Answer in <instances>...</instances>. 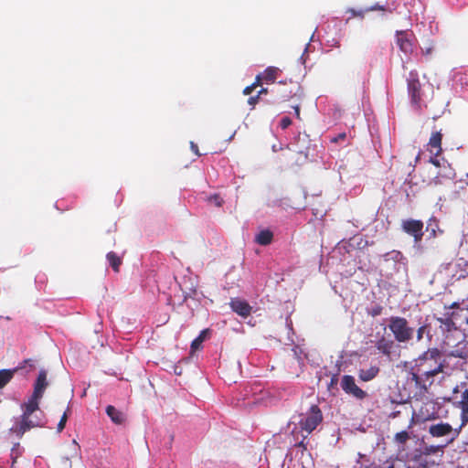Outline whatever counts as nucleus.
I'll use <instances>...</instances> for the list:
<instances>
[{"instance_id":"nucleus-5","label":"nucleus","mask_w":468,"mask_h":468,"mask_svg":"<svg viewBox=\"0 0 468 468\" xmlns=\"http://www.w3.org/2000/svg\"><path fill=\"white\" fill-rule=\"evenodd\" d=\"M403 392H400L399 403L407 402L410 399H421L429 393L425 382H402Z\"/></svg>"},{"instance_id":"nucleus-15","label":"nucleus","mask_w":468,"mask_h":468,"mask_svg":"<svg viewBox=\"0 0 468 468\" xmlns=\"http://www.w3.org/2000/svg\"><path fill=\"white\" fill-rule=\"evenodd\" d=\"M441 141H442V133L441 131H434L431 133L429 142L427 144V151L431 153V155L439 156L441 152Z\"/></svg>"},{"instance_id":"nucleus-44","label":"nucleus","mask_w":468,"mask_h":468,"mask_svg":"<svg viewBox=\"0 0 468 468\" xmlns=\"http://www.w3.org/2000/svg\"><path fill=\"white\" fill-rule=\"evenodd\" d=\"M349 295V292H348V290H346V291H342L340 292V296L345 300L346 297H348Z\"/></svg>"},{"instance_id":"nucleus-45","label":"nucleus","mask_w":468,"mask_h":468,"mask_svg":"<svg viewBox=\"0 0 468 468\" xmlns=\"http://www.w3.org/2000/svg\"><path fill=\"white\" fill-rule=\"evenodd\" d=\"M381 310H382V308H381V307H378V308H377V309H374V310H373V312H372V314H373L374 316L378 315V314H381Z\"/></svg>"},{"instance_id":"nucleus-18","label":"nucleus","mask_w":468,"mask_h":468,"mask_svg":"<svg viewBox=\"0 0 468 468\" xmlns=\"http://www.w3.org/2000/svg\"><path fill=\"white\" fill-rule=\"evenodd\" d=\"M379 372L378 363L370 364L369 366L364 365L359 369L360 380H371L376 378Z\"/></svg>"},{"instance_id":"nucleus-4","label":"nucleus","mask_w":468,"mask_h":468,"mask_svg":"<svg viewBox=\"0 0 468 468\" xmlns=\"http://www.w3.org/2000/svg\"><path fill=\"white\" fill-rule=\"evenodd\" d=\"M440 409V405L432 400L423 403L417 415L412 413L408 429L412 428L415 422H426L439 419Z\"/></svg>"},{"instance_id":"nucleus-2","label":"nucleus","mask_w":468,"mask_h":468,"mask_svg":"<svg viewBox=\"0 0 468 468\" xmlns=\"http://www.w3.org/2000/svg\"><path fill=\"white\" fill-rule=\"evenodd\" d=\"M23 414L20 419L15 422V425L12 427V431L16 432L17 435L22 436L26 431L30 429L36 427H42L45 425V414L38 408V410H35L29 411L28 406L22 405Z\"/></svg>"},{"instance_id":"nucleus-14","label":"nucleus","mask_w":468,"mask_h":468,"mask_svg":"<svg viewBox=\"0 0 468 468\" xmlns=\"http://www.w3.org/2000/svg\"><path fill=\"white\" fill-rule=\"evenodd\" d=\"M395 9L396 5L394 3L386 2L385 4L382 5L378 3L366 9H353V17L363 18L365 16V14L370 11H382L385 13L392 14Z\"/></svg>"},{"instance_id":"nucleus-37","label":"nucleus","mask_w":468,"mask_h":468,"mask_svg":"<svg viewBox=\"0 0 468 468\" xmlns=\"http://www.w3.org/2000/svg\"><path fill=\"white\" fill-rule=\"evenodd\" d=\"M48 373L47 370L41 368L38 372L37 378L36 380H47Z\"/></svg>"},{"instance_id":"nucleus-29","label":"nucleus","mask_w":468,"mask_h":468,"mask_svg":"<svg viewBox=\"0 0 468 468\" xmlns=\"http://www.w3.org/2000/svg\"><path fill=\"white\" fill-rule=\"evenodd\" d=\"M349 247H350V243L349 241H346V240H342L341 242H339L335 248V251H337L338 253H342L343 250H345L346 252H349Z\"/></svg>"},{"instance_id":"nucleus-23","label":"nucleus","mask_w":468,"mask_h":468,"mask_svg":"<svg viewBox=\"0 0 468 468\" xmlns=\"http://www.w3.org/2000/svg\"><path fill=\"white\" fill-rule=\"evenodd\" d=\"M107 261L115 271H119V267L122 263V260L116 253L111 251L107 254Z\"/></svg>"},{"instance_id":"nucleus-31","label":"nucleus","mask_w":468,"mask_h":468,"mask_svg":"<svg viewBox=\"0 0 468 468\" xmlns=\"http://www.w3.org/2000/svg\"><path fill=\"white\" fill-rule=\"evenodd\" d=\"M261 75H258L256 77V81L253 84H251L250 86L246 87L243 90V93L246 95L250 94L251 91L253 90V89L258 85L259 81L261 80Z\"/></svg>"},{"instance_id":"nucleus-41","label":"nucleus","mask_w":468,"mask_h":468,"mask_svg":"<svg viewBox=\"0 0 468 468\" xmlns=\"http://www.w3.org/2000/svg\"><path fill=\"white\" fill-rule=\"evenodd\" d=\"M345 138H346V133H341L336 137L332 138L331 142L336 143V142H338L340 140H343Z\"/></svg>"},{"instance_id":"nucleus-12","label":"nucleus","mask_w":468,"mask_h":468,"mask_svg":"<svg viewBox=\"0 0 468 468\" xmlns=\"http://www.w3.org/2000/svg\"><path fill=\"white\" fill-rule=\"evenodd\" d=\"M310 434H307V431H303L302 429V426L295 425L293 429L291 431L292 441L291 443L292 447L295 448H302L303 451L307 450V446L309 443V437Z\"/></svg>"},{"instance_id":"nucleus-58","label":"nucleus","mask_w":468,"mask_h":468,"mask_svg":"<svg viewBox=\"0 0 468 468\" xmlns=\"http://www.w3.org/2000/svg\"><path fill=\"white\" fill-rule=\"evenodd\" d=\"M344 308L346 309V311H347L348 306L345 303V304H344Z\"/></svg>"},{"instance_id":"nucleus-50","label":"nucleus","mask_w":468,"mask_h":468,"mask_svg":"<svg viewBox=\"0 0 468 468\" xmlns=\"http://www.w3.org/2000/svg\"><path fill=\"white\" fill-rule=\"evenodd\" d=\"M342 380H345V381L351 380V376L346 375L343 377Z\"/></svg>"},{"instance_id":"nucleus-55","label":"nucleus","mask_w":468,"mask_h":468,"mask_svg":"<svg viewBox=\"0 0 468 468\" xmlns=\"http://www.w3.org/2000/svg\"><path fill=\"white\" fill-rule=\"evenodd\" d=\"M431 52V48H427V50L424 52L426 55L430 54Z\"/></svg>"},{"instance_id":"nucleus-52","label":"nucleus","mask_w":468,"mask_h":468,"mask_svg":"<svg viewBox=\"0 0 468 468\" xmlns=\"http://www.w3.org/2000/svg\"><path fill=\"white\" fill-rule=\"evenodd\" d=\"M335 384H337V382H334V381L329 382L328 389H330L331 388H333Z\"/></svg>"},{"instance_id":"nucleus-34","label":"nucleus","mask_w":468,"mask_h":468,"mask_svg":"<svg viewBox=\"0 0 468 468\" xmlns=\"http://www.w3.org/2000/svg\"><path fill=\"white\" fill-rule=\"evenodd\" d=\"M292 123V121L289 117H283L282 120H281V122H280V125L282 127V129H286L288 128Z\"/></svg>"},{"instance_id":"nucleus-3","label":"nucleus","mask_w":468,"mask_h":468,"mask_svg":"<svg viewBox=\"0 0 468 468\" xmlns=\"http://www.w3.org/2000/svg\"><path fill=\"white\" fill-rule=\"evenodd\" d=\"M388 328L399 343H407L413 338L414 329L409 325L407 319L404 317L391 316Z\"/></svg>"},{"instance_id":"nucleus-46","label":"nucleus","mask_w":468,"mask_h":468,"mask_svg":"<svg viewBox=\"0 0 468 468\" xmlns=\"http://www.w3.org/2000/svg\"><path fill=\"white\" fill-rule=\"evenodd\" d=\"M307 49H308V45L305 47L304 51H303V55L300 58V60H301L302 63H304L303 56H304L305 52H307Z\"/></svg>"},{"instance_id":"nucleus-53","label":"nucleus","mask_w":468,"mask_h":468,"mask_svg":"<svg viewBox=\"0 0 468 468\" xmlns=\"http://www.w3.org/2000/svg\"><path fill=\"white\" fill-rule=\"evenodd\" d=\"M267 92V90L266 89H261L259 92H258V95L260 96L261 94H263V93H266Z\"/></svg>"},{"instance_id":"nucleus-49","label":"nucleus","mask_w":468,"mask_h":468,"mask_svg":"<svg viewBox=\"0 0 468 468\" xmlns=\"http://www.w3.org/2000/svg\"><path fill=\"white\" fill-rule=\"evenodd\" d=\"M399 414V411H394V412H392V413L389 415V417H390V418H396Z\"/></svg>"},{"instance_id":"nucleus-27","label":"nucleus","mask_w":468,"mask_h":468,"mask_svg":"<svg viewBox=\"0 0 468 468\" xmlns=\"http://www.w3.org/2000/svg\"><path fill=\"white\" fill-rule=\"evenodd\" d=\"M459 408L461 409V421L462 426H466L468 424V405H459Z\"/></svg>"},{"instance_id":"nucleus-6","label":"nucleus","mask_w":468,"mask_h":468,"mask_svg":"<svg viewBox=\"0 0 468 468\" xmlns=\"http://www.w3.org/2000/svg\"><path fill=\"white\" fill-rule=\"evenodd\" d=\"M323 421V413L317 405H312L300 420L299 424L307 434H311Z\"/></svg>"},{"instance_id":"nucleus-7","label":"nucleus","mask_w":468,"mask_h":468,"mask_svg":"<svg viewBox=\"0 0 468 468\" xmlns=\"http://www.w3.org/2000/svg\"><path fill=\"white\" fill-rule=\"evenodd\" d=\"M395 42L401 52L405 55H410L414 51L416 37L411 30H397Z\"/></svg>"},{"instance_id":"nucleus-39","label":"nucleus","mask_w":468,"mask_h":468,"mask_svg":"<svg viewBox=\"0 0 468 468\" xmlns=\"http://www.w3.org/2000/svg\"><path fill=\"white\" fill-rule=\"evenodd\" d=\"M341 386L346 393H351V382H341Z\"/></svg>"},{"instance_id":"nucleus-47","label":"nucleus","mask_w":468,"mask_h":468,"mask_svg":"<svg viewBox=\"0 0 468 468\" xmlns=\"http://www.w3.org/2000/svg\"><path fill=\"white\" fill-rule=\"evenodd\" d=\"M295 115L299 118L300 116V109L298 106L294 107Z\"/></svg>"},{"instance_id":"nucleus-21","label":"nucleus","mask_w":468,"mask_h":468,"mask_svg":"<svg viewBox=\"0 0 468 468\" xmlns=\"http://www.w3.org/2000/svg\"><path fill=\"white\" fill-rule=\"evenodd\" d=\"M106 413L115 424H122L125 420L124 414L112 405L106 408Z\"/></svg>"},{"instance_id":"nucleus-22","label":"nucleus","mask_w":468,"mask_h":468,"mask_svg":"<svg viewBox=\"0 0 468 468\" xmlns=\"http://www.w3.org/2000/svg\"><path fill=\"white\" fill-rule=\"evenodd\" d=\"M209 329H204L202 330L198 336H197L191 343V350L196 351L201 348L202 343L208 337L209 335Z\"/></svg>"},{"instance_id":"nucleus-13","label":"nucleus","mask_w":468,"mask_h":468,"mask_svg":"<svg viewBox=\"0 0 468 468\" xmlns=\"http://www.w3.org/2000/svg\"><path fill=\"white\" fill-rule=\"evenodd\" d=\"M48 382H36L33 393L27 402L23 405L28 406L29 411L38 410L39 401L48 387Z\"/></svg>"},{"instance_id":"nucleus-16","label":"nucleus","mask_w":468,"mask_h":468,"mask_svg":"<svg viewBox=\"0 0 468 468\" xmlns=\"http://www.w3.org/2000/svg\"><path fill=\"white\" fill-rule=\"evenodd\" d=\"M453 428L447 422H439L429 427V433L435 438L444 437L451 434Z\"/></svg>"},{"instance_id":"nucleus-10","label":"nucleus","mask_w":468,"mask_h":468,"mask_svg":"<svg viewBox=\"0 0 468 468\" xmlns=\"http://www.w3.org/2000/svg\"><path fill=\"white\" fill-rule=\"evenodd\" d=\"M37 361L34 359H26L20 363L17 367L10 369L0 370V380H10L16 377V374L26 376L28 372L36 369Z\"/></svg>"},{"instance_id":"nucleus-36","label":"nucleus","mask_w":468,"mask_h":468,"mask_svg":"<svg viewBox=\"0 0 468 468\" xmlns=\"http://www.w3.org/2000/svg\"><path fill=\"white\" fill-rule=\"evenodd\" d=\"M426 328V325H421L419 327V329L417 330V341H420L422 339Z\"/></svg>"},{"instance_id":"nucleus-9","label":"nucleus","mask_w":468,"mask_h":468,"mask_svg":"<svg viewBox=\"0 0 468 468\" xmlns=\"http://www.w3.org/2000/svg\"><path fill=\"white\" fill-rule=\"evenodd\" d=\"M395 341L382 336L376 343L377 349L389 361L397 360L400 356L399 346Z\"/></svg>"},{"instance_id":"nucleus-35","label":"nucleus","mask_w":468,"mask_h":468,"mask_svg":"<svg viewBox=\"0 0 468 468\" xmlns=\"http://www.w3.org/2000/svg\"><path fill=\"white\" fill-rule=\"evenodd\" d=\"M464 404L468 405V388L462 393V399L459 402V405Z\"/></svg>"},{"instance_id":"nucleus-33","label":"nucleus","mask_w":468,"mask_h":468,"mask_svg":"<svg viewBox=\"0 0 468 468\" xmlns=\"http://www.w3.org/2000/svg\"><path fill=\"white\" fill-rule=\"evenodd\" d=\"M463 427H464V426H462V424H461V425L459 426V428H457V429H453V431H452V433H453V435H452V437L451 438V440L448 441V443H452V442H453V441H454V440L459 436V434H460V432H461V431H462V429H463Z\"/></svg>"},{"instance_id":"nucleus-11","label":"nucleus","mask_w":468,"mask_h":468,"mask_svg":"<svg viewBox=\"0 0 468 468\" xmlns=\"http://www.w3.org/2000/svg\"><path fill=\"white\" fill-rule=\"evenodd\" d=\"M423 222L418 219H406L402 221L401 228L404 232L412 236L415 242H420L423 237Z\"/></svg>"},{"instance_id":"nucleus-54","label":"nucleus","mask_w":468,"mask_h":468,"mask_svg":"<svg viewBox=\"0 0 468 468\" xmlns=\"http://www.w3.org/2000/svg\"><path fill=\"white\" fill-rule=\"evenodd\" d=\"M331 381H334V380H337V375L336 374H333V376L331 377Z\"/></svg>"},{"instance_id":"nucleus-19","label":"nucleus","mask_w":468,"mask_h":468,"mask_svg":"<svg viewBox=\"0 0 468 468\" xmlns=\"http://www.w3.org/2000/svg\"><path fill=\"white\" fill-rule=\"evenodd\" d=\"M460 357V358H468V341L459 342L453 350H452L447 357Z\"/></svg>"},{"instance_id":"nucleus-60","label":"nucleus","mask_w":468,"mask_h":468,"mask_svg":"<svg viewBox=\"0 0 468 468\" xmlns=\"http://www.w3.org/2000/svg\"><path fill=\"white\" fill-rule=\"evenodd\" d=\"M467 324H468V319H467Z\"/></svg>"},{"instance_id":"nucleus-1","label":"nucleus","mask_w":468,"mask_h":468,"mask_svg":"<svg viewBox=\"0 0 468 468\" xmlns=\"http://www.w3.org/2000/svg\"><path fill=\"white\" fill-rule=\"evenodd\" d=\"M447 367V358L441 361V351L436 347L429 348L415 360L414 366L410 367V380L430 378L441 372L448 374L445 371Z\"/></svg>"},{"instance_id":"nucleus-25","label":"nucleus","mask_w":468,"mask_h":468,"mask_svg":"<svg viewBox=\"0 0 468 468\" xmlns=\"http://www.w3.org/2000/svg\"><path fill=\"white\" fill-rule=\"evenodd\" d=\"M279 71L278 68L268 67L263 72V79L266 81L273 82L276 79V74Z\"/></svg>"},{"instance_id":"nucleus-26","label":"nucleus","mask_w":468,"mask_h":468,"mask_svg":"<svg viewBox=\"0 0 468 468\" xmlns=\"http://www.w3.org/2000/svg\"><path fill=\"white\" fill-rule=\"evenodd\" d=\"M444 446L442 445H424L421 449V452L424 455H431L436 454L437 452L442 451Z\"/></svg>"},{"instance_id":"nucleus-59","label":"nucleus","mask_w":468,"mask_h":468,"mask_svg":"<svg viewBox=\"0 0 468 468\" xmlns=\"http://www.w3.org/2000/svg\"><path fill=\"white\" fill-rule=\"evenodd\" d=\"M387 468H395L393 464H390L388 467Z\"/></svg>"},{"instance_id":"nucleus-32","label":"nucleus","mask_w":468,"mask_h":468,"mask_svg":"<svg viewBox=\"0 0 468 468\" xmlns=\"http://www.w3.org/2000/svg\"><path fill=\"white\" fill-rule=\"evenodd\" d=\"M67 420H68V414H67V412H64V414L62 415V417L58 424V432L62 431L63 429L65 428Z\"/></svg>"},{"instance_id":"nucleus-51","label":"nucleus","mask_w":468,"mask_h":468,"mask_svg":"<svg viewBox=\"0 0 468 468\" xmlns=\"http://www.w3.org/2000/svg\"><path fill=\"white\" fill-rule=\"evenodd\" d=\"M286 324H287V326H288L289 331H292V322H291V321H290V322H288V321H287V323H286Z\"/></svg>"},{"instance_id":"nucleus-8","label":"nucleus","mask_w":468,"mask_h":468,"mask_svg":"<svg viewBox=\"0 0 468 468\" xmlns=\"http://www.w3.org/2000/svg\"><path fill=\"white\" fill-rule=\"evenodd\" d=\"M407 87L411 104L417 109H420L422 100V92L421 84L416 72H410V76L407 80Z\"/></svg>"},{"instance_id":"nucleus-30","label":"nucleus","mask_w":468,"mask_h":468,"mask_svg":"<svg viewBox=\"0 0 468 468\" xmlns=\"http://www.w3.org/2000/svg\"><path fill=\"white\" fill-rule=\"evenodd\" d=\"M353 396L358 399H363L366 396V392L359 388L356 382H353Z\"/></svg>"},{"instance_id":"nucleus-43","label":"nucleus","mask_w":468,"mask_h":468,"mask_svg":"<svg viewBox=\"0 0 468 468\" xmlns=\"http://www.w3.org/2000/svg\"><path fill=\"white\" fill-rule=\"evenodd\" d=\"M258 98H259V95L249 98L248 103L250 105H254L257 102Z\"/></svg>"},{"instance_id":"nucleus-57","label":"nucleus","mask_w":468,"mask_h":468,"mask_svg":"<svg viewBox=\"0 0 468 468\" xmlns=\"http://www.w3.org/2000/svg\"><path fill=\"white\" fill-rule=\"evenodd\" d=\"M420 154H419L417 155V157H416V162H418V161L420 160Z\"/></svg>"},{"instance_id":"nucleus-40","label":"nucleus","mask_w":468,"mask_h":468,"mask_svg":"<svg viewBox=\"0 0 468 468\" xmlns=\"http://www.w3.org/2000/svg\"><path fill=\"white\" fill-rule=\"evenodd\" d=\"M437 156L431 155L430 157V163H431L433 165L440 167L441 164L440 161L436 158Z\"/></svg>"},{"instance_id":"nucleus-20","label":"nucleus","mask_w":468,"mask_h":468,"mask_svg":"<svg viewBox=\"0 0 468 468\" xmlns=\"http://www.w3.org/2000/svg\"><path fill=\"white\" fill-rule=\"evenodd\" d=\"M272 239H273V233L270 229H261L256 234L255 242L260 245L266 246V245H269L272 241Z\"/></svg>"},{"instance_id":"nucleus-24","label":"nucleus","mask_w":468,"mask_h":468,"mask_svg":"<svg viewBox=\"0 0 468 468\" xmlns=\"http://www.w3.org/2000/svg\"><path fill=\"white\" fill-rule=\"evenodd\" d=\"M293 355L300 365L303 363V360L307 358V355L301 345L297 344L292 348Z\"/></svg>"},{"instance_id":"nucleus-56","label":"nucleus","mask_w":468,"mask_h":468,"mask_svg":"<svg viewBox=\"0 0 468 468\" xmlns=\"http://www.w3.org/2000/svg\"><path fill=\"white\" fill-rule=\"evenodd\" d=\"M364 468H378L377 466H373V465H367V466H365Z\"/></svg>"},{"instance_id":"nucleus-38","label":"nucleus","mask_w":468,"mask_h":468,"mask_svg":"<svg viewBox=\"0 0 468 468\" xmlns=\"http://www.w3.org/2000/svg\"><path fill=\"white\" fill-rule=\"evenodd\" d=\"M210 201L214 202V204L218 207H220L222 205V198L218 196H214L210 197Z\"/></svg>"},{"instance_id":"nucleus-17","label":"nucleus","mask_w":468,"mask_h":468,"mask_svg":"<svg viewBox=\"0 0 468 468\" xmlns=\"http://www.w3.org/2000/svg\"><path fill=\"white\" fill-rule=\"evenodd\" d=\"M229 304L232 311L240 316L247 317L250 314L251 307L246 301L235 298L230 301Z\"/></svg>"},{"instance_id":"nucleus-28","label":"nucleus","mask_w":468,"mask_h":468,"mask_svg":"<svg viewBox=\"0 0 468 468\" xmlns=\"http://www.w3.org/2000/svg\"><path fill=\"white\" fill-rule=\"evenodd\" d=\"M410 439V434L407 431H402L395 435V440L399 443H405Z\"/></svg>"},{"instance_id":"nucleus-48","label":"nucleus","mask_w":468,"mask_h":468,"mask_svg":"<svg viewBox=\"0 0 468 468\" xmlns=\"http://www.w3.org/2000/svg\"><path fill=\"white\" fill-rule=\"evenodd\" d=\"M459 307V303L454 302L451 304L450 308L454 309Z\"/></svg>"},{"instance_id":"nucleus-42","label":"nucleus","mask_w":468,"mask_h":468,"mask_svg":"<svg viewBox=\"0 0 468 468\" xmlns=\"http://www.w3.org/2000/svg\"><path fill=\"white\" fill-rule=\"evenodd\" d=\"M190 147H191V150H192V151H193L197 155H200V154H199V152H198V147H197V145L195 143L191 142V143H190Z\"/></svg>"}]
</instances>
